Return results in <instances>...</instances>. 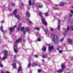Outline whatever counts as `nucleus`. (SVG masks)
<instances>
[{
  "label": "nucleus",
  "instance_id": "obj_40",
  "mask_svg": "<svg viewBox=\"0 0 73 73\" xmlns=\"http://www.w3.org/2000/svg\"><path fill=\"white\" fill-rule=\"evenodd\" d=\"M11 4L12 6H15V4L13 3H11Z\"/></svg>",
  "mask_w": 73,
  "mask_h": 73
},
{
  "label": "nucleus",
  "instance_id": "obj_34",
  "mask_svg": "<svg viewBox=\"0 0 73 73\" xmlns=\"http://www.w3.org/2000/svg\"><path fill=\"white\" fill-rule=\"evenodd\" d=\"M61 68H65V66L64 65H62L61 66Z\"/></svg>",
  "mask_w": 73,
  "mask_h": 73
},
{
  "label": "nucleus",
  "instance_id": "obj_21",
  "mask_svg": "<svg viewBox=\"0 0 73 73\" xmlns=\"http://www.w3.org/2000/svg\"><path fill=\"white\" fill-rule=\"evenodd\" d=\"M21 70V66H19V68H18V72H20Z\"/></svg>",
  "mask_w": 73,
  "mask_h": 73
},
{
  "label": "nucleus",
  "instance_id": "obj_8",
  "mask_svg": "<svg viewBox=\"0 0 73 73\" xmlns=\"http://www.w3.org/2000/svg\"><path fill=\"white\" fill-rule=\"evenodd\" d=\"M22 41V39L21 38H19L18 40L16 41V42L18 43L19 42H20Z\"/></svg>",
  "mask_w": 73,
  "mask_h": 73
},
{
  "label": "nucleus",
  "instance_id": "obj_36",
  "mask_svg": "<svg viewBox=\"0 0 73 73\" xmlns=\"http://www.w3.org/2000/svg\"><path fill=\"white\" fill-rule=\"evenodd\" d=\"M63 40H64V39L62 38H61L60 40V42H62V41H63Z\"/></svg>",
  "mask_w": 73,
  "mask_h": 73
},
{
  "label": "nucleus",
  "instance_id": "obj_59",
  "mask_svg": "<svg viewBox=\"0 0 73 73\" xmlns=\"http://www.w3.org/2000/svg\"><path fill=\"white\" fill-rule=\"evenodd\" d=\"M60 14H61V13H62L61 12H60Z\"/></svg>",
  "mask_w": 73,
  "mask_h": 73
},
{
  "label": "nucleus",
  "instance_id": "obj_2",
  "mask_svg": "<svg viewBox=\"0 0 73 73\" xmlns=\"http://www.w3.org/2000/svg\"><path fill=\"white\" fill-rule=\"evenodd\" d=\"M42 13V12H39V15L41 17L42 20V23L45 25V26H46L47 25V24H46V22H45V19L44 18V17H43V16L41 15Z\"/></svg>",
  "mask_w": 73,
  "mask_h": 73
},
{
  "label": "nucleus",
  "instance_id": "obj_6",
  "mask_svg": "<svg viewBox=\"0 0 73 73\" xmlns=\"http://www.w3.org/2000/svg\"><path fill=\"white\" fill-rule=\"evenodd\" d=\"M16 27V26L15 25L13 27L10 29V31L11 32H12V31H15V28Z\"/></svg>",
  "mask_w": 73,
  "mask_h": 73
},
{
  "label": "nucleus",
  "instance_id": "obj_27",
  "mask_svg": "<svg viewBox=\"0 0 73 73\" xmlns=\"http://www.w3.org/2000/svg\"><path fill=\"white\" fill-rule=\"evenodd\" d=\"M68 41L69 42H70V43H72V39H68Z\"/></svg>",
  "mask_w": 73,
  "mask_h": 73
},
{
  "label": "nucleus",
  "instance_id": "obj_5",
  "mask_svg": "<svg viewBox=\"0 0 73 73\" xmlns=\"http://www.w3.org/2000/svg\"><path fill=\"white\" fill-rule=\"evenodd\" d=\"M54 50V47L52 46H49L48 47V51L49 52H52V50Z\"/></svg>",
  "mask_w": 73,
  "mask_h": 73
},
{
  "label": "nucleus",
  "instance_id": "obj_13",
  "mask_svg": "<svg viewBox=\"0 0 73 73\" xmlns=\"http://www.w3.org/2000/svg\"><path fill=\"white\" fill-rule=\"evenodd\" d=\"M42 7L43 6H42V5H41L40 6L37 5H36V7L38 9H39L40 8H42Z\"/></svg>",
  "mask_w": 73,
  "mask_h": 73
},
{
  "label": "nucleus",
  "instance_id": "obj_44",
  "mask_svg": "<svg viewBox=\"0 0 73 73\" xmlns=\"http://www.w3.org/2000/svg\"><path fill=\"white\" fill-rule=\"evenodd\" d=\"M23 33L24 34H25V33H26V31H24Z\"/></svg>",
  "mask_w": 73,
  "mask_h": 73
},
{
  "label": "nucleus",
  "instance_id": "obj_19",
  "mask_svg": "<svg viewBox=\"0 0 73 73\" xmlns=\"http://www.w3.org/2000/svg\"><path fill=\"white\" fill-rule=\"evenodd\" d=\"M35 30H37L38 31H40V28L38 27H35Z\"/></svg>",
  "mask_w": 73,
  "mask_h": 73
},
{
  "label": "nucleus",
  "instance_id": "obj_43",
  "mask_svg": "<svg viewBox=\"0 0 73 73\" xmlns=\"http://www.w3.org/2000/svg\"><path fill=\"white\" fill-rule=\"evenodd\" d=\"M53 28H51V31L52 32H53Z\"/></svg>",
  "mask_w": 73,
  "mask_h": 73
},
{
  "label": "nucleus",
  "instance_id": "obj_50",
  "mask_svg": "<svg viewBox=\"0 0 73 73\" xmlns=\"http://www.w3.org/2000/svg\"><path fill=\"white\" fill-rule=\"evenodd\" d=\"M55 7H58V5L56 4L55 5Z\"/></svg>",
  "mask_w": 73,
  "mask_h": 73
},
{
  "label": "nucleus",
  "instance_id": "obj_22",
  "mask_svg": "<svg viewBox=\"0 0 73 73\" xmlns=\"http://www.w3.org/2000/svg\"><path fill=\"white\" fill-rule=\"evenodd\" d=\"M14 52L16 53H18V50H17L16 49H15V48L14 49Z\"/></svg>",
  "mask_w": 73,
  "mask_h": 73
},
{
  "label": "nucleus",
  "instance_id": "obj_33",
  "mask_svg": "<svg viewBox=\"0 0 73 73\" xmlns=\"http://www.w3.org/2000/svg\"><path fill=\"white\" fill-rule=\"evenodd\" d=\"M38 41H41V39L40 38H38L37 39Z\"/></svg>",
  "mask_w": 73,
  "mask_h": 73
},
{
  "label": "nucleus",
  "instance_id": "obj_11",
  "mask_svg": "<svg viewBox=\"0 0 73 73\" xmlns=\"http://www.w3.org/2000/svg\"><path fill=\"white\" fill-rule=\"evenodd\" d=\"M8 57L7 55H4L3 56V58L2 59V60H5V59H6V58Z\"/></svg>",
  "mask_w": 73,
  "mask_h": 73
},
{
  "label": "nucleus",
  "instance_id": "obj_48",
  "mask_svg": "<svg viewBox=\"0 0 73 73\" xmlns=\"http://www.w3.org/2000/svg\"><path fill=\"white\" fill-rule=\"evenodd\" d=\"M70 15L71 17H72L73 16V14H71Z\"/></svg>",
  "mask_w": 73,
  "mask_h": 73
},
{
  "label": "nucleus",
  "instance_id": "obj_60",
  "mask_svg": "<svg viewBox=\"0 0 73 73\" xmlns=\"http://www.w3.org/2000/svg\"><path fill=\"white\" fill-rule=\"evenodd\" d=\"M72 59L73 60V57H72Z\"/></svg>",
  "mask_w": 73,
  "mask_h": 73
},
{
  "label": "nucleus",
  "instance_id": "obj_24",
  "mask_svg": "<svg viewBox=\"0 0 73 73\" xmlns=\"http://www.w3.org/2000/svg\"><path fill=\"white\" fill-rule=\"evenodd\" d=\"M29 5H32V2L31 0H29Z\"/></svg>",
  "mask_w": 73,
  "mask_h": 73
},
{
  "label": "nucleus",
  "instance_id": "obj_57",
  "mask_svg": "<svg viewBox=\"0 0 73 73\" xmlns=\"http://www.w3.org/2000/svg\"><path fill=\"white\" fill-rule=\"evenodd\" d=\"M6 73H9V72L8 71H7L6 72Z\"/></svg>",
  "mask_w": 73,
  "mask_h": 73
},
{
  "label": "nucleus",
  "instance_id": "obj_39",
  "mask_svg": "<svg viewBox=\"0 0 73 73\" xmlns=\"http://www.w3.org/2000/svg\"><path fill=\"white\" fill-rule=\"evenodd\" d=\"M0 66H1V67H3V65L1 63H0Z\"/></svg>",
  "mask_w": 73,
  "mask_h": 73
},
{
  "label": "nucleus",
  "instance_id": "obj_42",
  "mask_svg": "<svg viewBox=\"0 0 73 73\" xmlns=\"http://www.w3.org/2000/svg\"><path fill=\"white\" fill-rule=\"evenodd\" d=\"M34 56L35 57H36V58H37V57H38V56L37 55H35Z\"/></svg>",
  "mask_w": 73,
  "mask_h": 73
},
{
  "label": "nucleus",
  "instance_id": "obj_1",
  "mask_svg": "<svg viewBox=\"0 0 73 73\" xmlns=\"http://www.w3.org/2000/svg\"><path fill=\"white\" fill-rule=\"evenodd\" d=\"M51 39L54 41V43L55 45H57L59 44L58 40L57 39V36L56 35H52L51 36Z\"/></svg>",
  "mask_w": 73,
  "mask_h": 73
},
{
  "label": "nucleus",
  "instance_id": "obj_51",
  "mask_svg": "<svg viewBox=\"0 0 73 73\" xmlns=\"http://www.w3.org/2000/svg\"><path fill=\"white\" fill-rule=\"evenodd\" d=\"M14 47L15 48H17V46L15 45H14Z\"/></svg>",
  "mask_w": 73,
  "mask_h": 73
},
{
  "label": "nucleus",
  "instance_id": "obj_14",
  "mask_svg": "<svg viewBox=\"0 0 73 73\" xmlns=\"http://www.w3.org/2000/svg\"><path fill=\"white\" fill-rule=\"evenodd\" d=\"M68 32V31L66 30L63 33V35L66 36L67 35V33Z\"/></svg>",
  "mask_w": 73,
  "mask_h": 73
},
{
  "label": "nucleus",
  "instance_id": "obj_41",
  "mask_svg": "<svg viewBox=\"0 0 73 73\" xmlns=\"http://www.w3.org/2000/svg\"><path fill=\"white\" fill-rule=\"evenodd\" d=\"M38 73H40L41 72V70L39 69L38 70Z\"/></svg>",
  "mask_w": 73,
  "mask_h": 73
},
{
  "label": "nucleus",
  "instance_id": "obj_4",
  "mask_svg": "<svg viewBox=\"0 0 73 73\" xmlns=\"http://www.w3.org/2000/svg\"><path fill=\"white\" fill-rule=\"evenodd\" d=\"M21 27V24L20 23L18 26V27L17 28V30L18 31H19L21 29V31L23 32L24 30V29H25V28L24 27Z\"/></svg>",
  "mask_w": 73,
  "mask_h": 73
},
{
  "label": "nucleus",
  "instance_id": "obj_37",
  "mask_svg": "<svg viewBox=\"0 0 73 73\" xmlns=\"http://www.w3.org/2000/svg\"><path fill=\"white\" fill-rule=\"evenodd\" d=\"M70 29V28L69 27V26H68L67 28V30H68V31H69Z\"/></svg>",
  "mask_w": 73,
  "mask_h": 73
},
{
  "label": "nucleus",
  "instance_id": "obj_17",
  "mask_svg": "<svg viewBox=\"0 0 73 73\" xmlns=\"http://www.w3.org/2000/svg\"><path fill=\"white\" fill-rule=\"evenodd\" d=\"M27 20L28 22L29 23H30L31 24H32V22H31V21L28 19H27Z\"/></svg>",
  "mask_w": 73,
  "mask_h": 73
},
{
  "label": "nucleus",
  "instance_id": "obj_45",
  "mask_svg": "<svg viewBox=\"0 0 73 73\" xmlns=\"http://www.w3.org/2000/svg\"><path fill=\"white\" fill-rule=\"evenodd\" d=\"M8 10L9 11H11V8H9L8 9Z\"/></svg>",
  "mask_w": 73,
  "mask_h": 73
},
{
  "label": "nucleus",
  "instance_id": "obj_20",
  "mask_svg": "<svg viewBox=\"0 0 73 73\" xmlns=\"http://www.w3.org/2000/svg\"><path fill=\"white\" fill-rule=\"evenodd\" d=\"M4 53L5 54V56H7V50H5Z\"/></svg>",
  "mask_w": 73,
  "mask_h": 73
},
{
  "label": "nucleus",
  "instance_id": "obj_54",
  "mask_svg": "<svg viewBox=\"0 0 73 73\" xmlns=\"http://www.w3.org/2000/svg\"><path fill=\"white\" fill-rule=\"evenodd\" d=\"M44 62V60L42 59V62Z\"/></svg>",
  "mask_w": 73,
  "mask_h": 73
},
{
  "label": "nucleus",
  "instance_id": "obj_58",
  "mask_svg": "<svg viewBox=\"0 0 73 73\" xmlns=\"http://www.w3.org/2000/svg\"><path fill=\"white\" fill-rule=\"evenodd\" d=\"M2 23H4V21H2Z\"/></svg>",
  "mask_w": 73,
  "mask_h": 73
},
{
  "label": "nucleus",
  "instance_id": "obj_15",
  "mask_svg": "<svg viewBox=\"0 0 73 73\" xmlns=\"http://www.w3.org/2000/svg\"><path fill=\"white\" fill-rule=\"evenodd\" d=\"M38 64L37 63H36V62H34L33 63V65L32 66H37V65H38Z\"/></svg>",
  "mask_w": 73,
  "mask_h": 73
},
{
  "label": "nucleus",
  "instance_id": "obj_31",
  "mask_svg": "<svg viewBox=\"0 0 73 73\" xmlns=\"http://www.w3.org/2000/svg\"><path fill=\"white\" fill-rule=\"evenodd\" d=\"M42 57L43 58H46V56L45 55H44L42 56Z\"/></svg>",
  "mask_w": 73,
  "mask_h": 73
},
{
  "label": "nucleus",
  "instance_id": "obj_26",
  "mask_svg": "<svg viewBox=\"0 0 73 73\" xmlns=\"http://www.w3.org/2000/svg\"><path fill=\"white\" fill-rule=\"evenodd\" d=\"M44 31L45 34H46L47 33V32H48V30L47 29H46V30L44 29Z\"/></svg>",
  "mask_w": 73,
  "mask_h": 73
},
{
  "label": "nucleus",
  "instance_id": "obj_12",
  "mask_svg": "<svg viewBox=\"0 0 73 73\" xmlns=\"http://www.w3.org/2000/svg\"><path fill=\"white\" fill-rule=\"evenodd\" d=\"M63 70H64L63 69H60V70H57V72L58 73H61V72H62Z\"/></svg>",
  "mask_w": 73,
  "mask_h": 73
},
{
  "label": "nucleus",
  "instance_id": "obj_7",
  "mask_svg": "<svg viewBox=\"0 0 73 73\" xmlns=\"http://www.w3.org/2000/svg\"><path fill=\"white\" fill-rule=\"evenodd\" d=\"M31 59H29V63L27 66L28 68H29L31 65Z\"/></svg>",
  "mask_w": 73,
  "mask_h": 73
},
{
  "label": "nucleus",
  "instance_id": "obj_9",
  "mask_svg": "<svg viewBox=\"0 0 73 73\" xmlns=\"http://www.w3.org/2000/svg\"><path fill=\"white\" fill-rule=\"evenodd\" d=\"M64 5V3L62 2H61L59 3V5L61 6V7H63Z\"/></svg>",
  "mask_w": 73,
  "mask_h": 73
},
{
  "label": "nucleus",
  "instance_id": "obj_56",
  "mask_svg": "<svg viewBox=\"0 0 73 73\" xmlns=\"http://www.w3.org/2000/svg\"><path fill=\"white\" fill-rule=\"evenodd\" d=\"M21 5L22 6H24V4H23V3H21Z\"/></svg>",
  "mask_w": 73,
  "mask_h": 73
},
{
  "label": "nucleus",
  "instance_id": "obj_10",
  "mask_svg": "<svg viewBox=\"0 0 73 73\" xmlns=\"http://www.w3.org/2000/svg\"><path fill=\"white\" fill-rule=\"evenodd\" d=\"M26 15L27 16V17H30V13L29 12L27 11L26 12Z\"/></svg>",
  "mask_w": 73,
  "mask_h": 73
},
{
  "label": "nucleus",
  "instance_id": "obj_47",
  "mask_svg": "<svg viewBox=\"0 0 73 73\" xmlns=\"http://www.w3.org/2000/svg\"><path fill=\"white\" fill-rule=\"evenodd\" d=\"M70 12L71 13H73V10H71L70 11Z\"/></svg>",
  "mask_w": 73,
  "mask_h": 73
},
{
  "label": "nucleus",
  "instance_id": "obj_30",
  "mask_svg": "<svg viewBox=\"0 0 73 73\" xmlns=\"http://www.w3.org/2000/svg\"><path fill=\"white\" fill-rule=\"evenodd\" d=\"M53 9H54V10H59V9L56 8V7H54L53 8Z\"/></svg>",
  "mask_w": 73,
  "mask_h": 73
},
{
  "label": "nucleus",
  "instance_id": "obj_16",
  "mask_svg": "<svg viewBox=\"0 0 73 73\" xmlns=\"http://www.w3.org/2000/svg\"><path fill=\"white\" fill-rule=\"evenodd\" d=\"M60 48H61V46L58 45L57 46V50L59 51V49H60Z\"/></svg>",
  "mask_w": 73,
  "mask_h": 73
},
{
  "label": "nucleus",
  "instance_id": "obj_52",
  "mask_svg": "<svg viewBox=\"0 0 73 73\" xmlns=\"http://www.w3.org/2000/svg\"><path fill=\"white\" fill-rule=\"evenodd\" d=\"M14 58H16V55H15L14 56Z\"/></svg>",
  "mask_w": 73,
  "mask_h": 73
},
{
  "label": "nucleus",
  "instance_id": "obj_38",
  "mask_svg": "<svg viewBox=\"0 0 73 73\" xmlns=\"http://www.w3.org/2000/svg\"><path fill=\"white\" fill-rule=\"evenodd\" d=\"M71 30L72 31H73V26H72V25L71 26Z\"/></svg>",
  "mask_w": 73,
  "mask_h": 73
},
{
  "label": "nucleus",
  "instance_id": "obj_53",
  "mask_svg": "<svg viewBox=\"0 0 73 73\" xmlns=\"http://www.w3.org/2000/svg\"><path fill=\"white\" fill-rule=\"evenodd\" d=\"M63 44H64V46H66V44L64 43Z\"/></svg>",
  "mask_w": 73,
  "mask_h": 73
},
{
  "label": "nucleus",
  "instance_id": "obj_46",
  "mask_svg": "<svg viewBox=\"0 0 73 73\" xmlns=\"http://www.w3.org/2000/svg\"><path fill=\"white\" fill-rule=\"evenodd\" d=\"M62 52V51L61 50H60L59 51V53H61V52Z\"/></svg>",
  "mask_w": 73,
  "mask_h": 73
},
{
  "label": "nucleus",
  "instance_id": "obj_29",
  "mask_svg": "<svg viewBox=\"0 0 73 73\" xmlns=\"http://www.w3.org/2000/svg\"><path fill=\"white\" fill-rule=\"evenodd\" d=\"M57 29L58 30H60V25H58Z\"/></svg>",
  "mask_w": 73,
  "mask_h": 73
},
{
  "label": "nucleus",
  "instance_id": "obj_23",
  "mask_svg": "<svg viewBox=\"0 0 73 73\" xmlns=\"http://www.w3.org/2000/svg\"><path fill=\"white\" fill-rule=\"evenodd\" d=\"M1 32H2V33H4V29H3V28L1 26Z\"/></svg>",
  "mask_w": 73,
  "mask_h": 73
},
{
  "label": "nucleus",
  "instance_id": "obj_62",
  "mask_svg": "<svg viewBox=\"0 0 73 73\" xmlns=\"http://www.w3.org/2000/svg\"><path fill=\"white\" fill-rule=\"evenodd\" d=\"M72 9H73V6H72Z\"/></svg>",
  "mask_w": 73,
  "mask_h": 73
},
{
  "label": "nucleus",
  "instance_id": "obj_61",
  "mask_svg": "<svg viewBox=\"0 0 73 73\" xmlns=\"http://www.w3.org/2000/svg\"><path fill=\"white\" fill-rule=\"evenodd\" d=\"M5 32H7V30H5Z\"/></svg>",
  "mask_w": 73,
  "mask_h": 73
},
{
  "label": "nucleus",
  "instance_id": "obj_18",
  "mask_svg": "<svg viewBox=\"0 0 73 73\" xmlns=\"http://www.w3.org/2000/svg\"><path fill=\"white\" fill-rule=\"evenodd\" d=\"M13 67L15 69L16 68V62H14L13 64Z\"/></svg>",
  "mask_w": 73,
  "mask_h": 73
},
{
  "label": "nucleus",
  "instance_id": "obj_25",
  "mask_svg": "<svg viewBox=\"0 0 73 73\" xmlns=\"http://www.w3.org/2000/svg\"><path fill=\"white\" fill-rule=\"evenodd\" d=\"M49 13L47 12L46 13H45L44 15H45V16H47L48 15H49Z\"/></svg>",
  "mask_w": 73,
  "mask_h": 73
},
{
  "label": "nucleus",
  "instance_id": "obj_64",
  "mask_svg": "<svg viewBox=\"0 0 73 73\" xmlns=\"http://www.w3.org/2000/svg\"><path fill=\"white\" fill-rule=\"evenodd\" d=\"M67 73H70V72H68Z\"/></svg>",
  "mask_w": 73,
  "mask_h": 73
},
{
  "label": "nucleus",
  "instance_id": "obj_28",
  "mask_svg": "<svg viewBox=\"0 0 73 73\" xmlns=\"http://www.w3.org/2000/svg\"><path fill=\"white\" fill-rule=\"evenodd\" d=\"M25 30L26 31H29V28L28 27H27L25 28Z\"/></svg>",
  "mask_w": 73,
  "mask_h": 73
},
{
  "label": "nucleus",
  "instance_id": "obj_35",
  "mask_svg": "<svg viewBox=\"0 0 73 73\" xmlns=\"http://www.w3.org/2000/svg\"><path fill=\"white\" fill-rule=\"evenodd\" d=\"M58 25H60V24H61V21H58Z\"/></svg>",
  "mask_w": 73,
  "mask_h": 73
},
{
  "label": "nucleus",
  "instance_id": "obj_49",
  "mask_svg": "<svg viewBox=\"0 0 73 73\" xmlns=\"http://www.w3.org/2000/svg\"><path fill=\"white\" fill-rule=\"evenodd\" d=\"M67 17V16H66L64 17V18L65 19H66Z\"/></svg>",
  "mask_w": 73,
  "mask_h": 73
},
{
  "label": "nucleus",
  "instance_id": "obj_32",
  "mask_svg": "<svg viewBox=\"0 0 73 73\" xmlns=\"http://www.w3.org/2000/svg\"><path fill=\"white\" fill-rule=\"evenodd\" d=\"M43 50H44V51H45L46 50V48L44 47H43Z\"/></svg>",
  "mask_w": 73,
  "mask_h": 73
},
{
  "label": "nucleus",
  "instance_id": "obj_63",
  "mask_svg": "<svg viewBox=\"0 0 73 73\" xmlns=\"http://www.w3.org/2000/svg\"><path fill=\"white\" fill-rule=\"evenodd\" d=\"M49 1H50V0H48Z\"/></svg>",
  "mask_w": 73,
  "mask_h": 73
},
{
  "label": "nucleus",
  "instance_id": "obj_3",
  "mask_svg": "<svg viewBox=\"0 0 73 73\" xmlns=\"http://www.w3.org/2000/svg\"><path fill=\"white\" fill-rule=\"evenodd\" d=\"M13 13V14L15 15V17L16 18H17L18 20H20V17L19 15H17V9H15Z\"/></svg>",
  "mask_w": 73,
  "mask_h": 73
},
{
  "label": "nucleus",
  "instance_id": "obj_55",
  "mask_svg": "<svg viewBox=\"0 0 73 73\" xmlns=\"http://www.w3.org/2000/svg\"><path fill=\"white\" fill-rule=\"evenodd\" d=\"M33 5H35V3H33L32 4Z\"/></svg>",
  "mask_w": 73,
  "mask_h": 73
}]
</instances>
